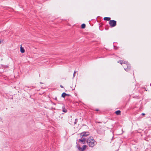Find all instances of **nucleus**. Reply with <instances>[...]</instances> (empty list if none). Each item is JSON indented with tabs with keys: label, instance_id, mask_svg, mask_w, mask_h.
<instances>
[{
	"label": "nucleus",
	"instance_id": "1",
	"mask_svg": "<svg viewBox=\"0 0 151 151\" xmlns=\"http://www.w3.org/2000/svg\"><path fill=\"white\" fill-rule=\"evenodd\" d=\"M86 142L89 147H93L96 144V142L92 137H90L88 138Z\"/></svg>",
	"mask_w": 151,
	"mask_h": 151
},
{
	"label": "nucleus",
	"instance_id": "2",
	"mask_svg": "<svg viewBox=\"0 0 151 151\" xmlns=\"http://www.w3.org/2000/svg\"><path fill=\"white\" fill-rule=\"evenodd\" d=\"M123 68L126 71H128L130 69V65L128 62L123 63Z\"/></svg>",
	"mask_w": 151,
	"mask_h": 151
},
{
	"label": "nucleus",
	"instance_id": "3",
	"mask_svg": "<svg viewBox=\"0 0 151 151\" xmlns=\"http://www.w3.org/2000/svg\"><path fill=\"white\" fill-rule=\"evenodd\" d=\"M110 26L112 27H115L116 25V22L114 20H110L109 22Z\"/></svg>",
	"mask_w": 151,
	"mask_h": 151
},
{
	"label": "nucleus",
	"instance_id": "4",
	"mask_svg": "<svg viewBox=\"0 0 151 151\" xmlns=\"http://www.w3.org/2000/svg\"><path fill=\"white\" fill-rule=\"evenodd\" d=\"M81 138L86 137L89 135V133L88 132H84L80 134Z\"/></svg>",
	"mask_w": 151,
	"mask_h": 151
},
{
	"label": "nucleus",
	"instance_id": "5",
	"mask_svg": "<svg viewBox=\"0 0 151 151\" xmlns=\"http://www.w3.org/2000/svg\"><path fill=\"white\" fill-rule=\"evenodd\" d=\"M87 146L86 145H83L82 147H81L79 145H78V149L81 151H83L87 147Z\"/></svg>",
	"mask_w": 151,
	"mask_h": 151
},
{
	"label": "nucleus",
	"instance_id": "6",
	"mask_svg": "<svg viewBox=\"0 0 151 151\" xmlns=\"http://www.w3.org/2000/svg\"><path fill=\"white\" fill-rule=\"evenodd\" d=\"M74 119L73 118H72V117H71L70 118H69L68 120V122L69 123L71 124V125H73L74 124Z\"/></svg>",
	"mask_w": 151,
	"mask_h": 151
},
{
	"label": "nucleus",
	"instance_id": "7",
	"mask_svg": "<svg viewBox=\"0 0 151 151\" xmlns=\"http://www.w3.org/2000/svg\"><path fill=\"white\" fill-rule=\"evenodd\" d=\"M81 138V139H80L78 140L79 142H81V144H84L86 141V139L84 138H83V137Z\"/></svg>",
	"mask_w": 151,
	"mask_h": 151
},
{
	"label": "nucleus",
	"instance_id": "8",
	"mask_svg": "<svg viewBox=\"0 0 151 151\" xmlns=\"http://www.w3.org/2000/svg\"><path fill=\"white\" fill-rule=\"evenodd\" d=\"M62 111L64 112V113H66L67 112V109L65 108L64 106L62 108Z\"/></svg>",
	"mask_w": 151,
	"mask_h": 151
},
{
	"label": "nucleus",
	"instance_id": "9",
	"mask_svg": "<svg viewBox=\"0 0 151 151\" xmlns=\"http://www.w3.org/2000/svg\"><path fill=\"white\" fill-rule=\"evenodd\" d=\"M111 18L109 17H105L104 18V20L105 21H109L111 20Z\"/></svg>",
	"mask_w": 151,
	"mask_h": 151
},
{
	"label": "nucleus",
	"instance_id": "10",
	"mask_svg": "<svg viewBox=\"0 0 151 151\" xmlns=\"http://www.w3.org/2000/svg\"><path fill=\"white\" fill-rule=\"evenodd\" d=\"M115 113L117 115H120L121 114V111L120 110H117L115 112Z\"/></svg>",
	"mask_w": 151,
	"mask_h": 151
},
{
	"label": "nucleus",
	"instance_id": "11",
	"mask_svg": "<svg viewBox=\"0 0 151 151\" xmlns=\"http://www.w3.org/2000/svg\"><path fill=\"white\" fill-rule=\"evenodd\" d=\"M20 52L22 53H23L25 52V50L24 48L22 47L21 45L20 47Z\"/></svg>",
	"mask_w": 151,
	"mask_h": 151
},
{
	"label": "nucleus",
	"instance_id": "12",
	"mask_svg": "<svg viewBox=\"0 0 151 151\" xmlns=\"http://www.w3.org/2000/svg\"><path fill=\"white\" fill-rule=\"evenodd\" d=\"M93 111H96L97 112H99V114H100L101 112L100 110L99 109H96L92 110Z\"/></svg>",
	"mask_w": 151,
	"mask_h": 151
},
{
	"label": "nucleus",
	"instance_id": "13",
	"mask_svg": "<svg viewBox=\"0 0 151 151\" xmlns=\"http://www.w3.org/2000/svg\"><path fill=\"white\" fill-rule=\"evenodd\" d=\"M66 95H67V93H65V92H63V93L62 94V95H61V96L63 98H64L65 96H66Z\"/></svg>",
	"mask_w": 151,
	"mask_h": 151
},
{
	"label": "nucleus",
	"instance_id": "14",
	"mask_svg": "<svg viewBox=\"0 0 151 151\" xmlns=\"http://www.w3.org/2000/svg\"><path fill=\"white\" fill-rule=\"evenodd\" d=\"M86 27V24H81V27L82 29H84Z\"/></svg>",
	"mask_w": 151,
	"mask_h": 151
},
{
	"label": "nucleus",
	"instance_id": "15",
	"mask_svg": "<svg viewBox=\"0 0 151 151\" xmlns=\"http://www.w3.org/2000/svg\"><path fill=\"white\" fill-rule=\"evenodd\" d=\"M74 120H75V121H74V125H75L76 124L77 122H78V119H76L75 120L74 119Z\"/></svg>",
	"mask_w": 151,
	"mask_h": 151
},
{
	"label": "nucleus",
	"instance_id": "16",
	"mask_svg": "<svg viewBox=\"0 0 151 151\" xmlns=\"http://www.w3.org/2000/svg\"><path fill=\"white\" fill-rule=\"evenodd\" d=\"M117 62L118 63H120L121 65H122V64L123 63V61L122 60H120L118 61Z\"/></svg>",
	"mask_w": 151,
	"mask_h": 151
},
{
	"label": "nucleus",
	"instance_id": "17",
	"mask_svg": "<svg viewBox=\"0 0 151 151\" xmlns=\"http://www.w3.org/2000/svg\"><path fill=\"white\" fill-rule=\"evenodd\" d=\"M54 99L56 101H58V99H57V97H55V99Z\"/></svg>",
	"mask_w": 151,
	"mask_h": 151
},
{
	"label": "nucleus",
	"instance_id": "18",
	"mask_svg": "<svg viewBox=\"0 0 151 151\" xmlns=\"http://www.w3.org/2000/svg\"><path fill=\"white\" fill-rule=\"evenodd\" d=\"M96 123H101V122H96Z\"/></svg>",
	"mask_w": 151,
	"mask_h": 151
},
{
	"label": "nucleus",
	"instance_id": "19",
	"mask_svg": "<svg viewBox=\"0 0 151 151\" xmlns=\"http://www.w3.org/2000/svg\"><path fill=\"white\" fill-rule=\"evenodd\" d=\"M8 67H9L7 65H6L5 66V68H8Z\"/></svg>",
	"mask_w": 151,
	"mask_h": 151
},
{
	"label": "nucleus",
	"instance_id": "20",
	"mask_svg": "<svg viewBox=\"0 0 151 151\" xmlns=\"http://www.w3.org/2000/svg\"><path fill=\"white\" fill-rule=\"evenodd\" d=\"M67 95H66V96H70V94H67Z\"/></svg>",
	"mask_w": 151,
	"mask_h": 151
},
{
	"label": "nucleus",
	"instance_id": "21",
	"mask_svg": "<svg viewBox=\"0 0 151 151\" xmlns=\"http://www.w3.org/2000/svg\"><path fill=\"white\" fill-rule=\"evenodd\" d=\"M142 115H145V113H142Z\"/></svg>",
	"mask_w": 151,
	"mask_h": 151
},
{
	"label": "nucleus",
	"instance_id": "22",
	"mask_svg": "<svg viewBox=\"0 0 151 151\" xmlns=\"http://www.w3.org/2000/svg\"><path fill=\"white\" fill-rule=\"evenodd\" d=\"M76 73V71H74V74H75Z\"/></svg>",
	"mask_w": 151,
	"mask_h": 151
},
{
	"label": "nucleus",
	"instance_id": "23",
	"mask_svg": "<svg viewBox=\"0 0 151 151\" xmlns=\"http://www.w3.org/2000/svg\"><path fill=\"white\" fill-rule=\"evenodd\" d=\"M60 86V87H61V88H63V87L61 85Z\"/></svg>",
	"mask_w": 151,
	"mask_h": 151
},
{
	"label": "nucleus",
	"instance_id": "24",
	"mask_svg": "<svg viewBox=\"0 0 151 151\" xmlns=\"http://www.w3.org/2000/svg\"><path fill=\"white\" fill-rule=\"evenodd\" d=\"M74 76H75V74H73V77H74Z\"/></svg>",
	"mask_w": 151,
	"mask_h": 151
},
{
	"label": "nucleus",
	"instance_id": "25",
	"mask_svg": "<svg viewBox=\"0 0 151 151\" xmlns=\"http://www.w3.org/2000/svg\"><path fill=\"white\" fill-rule=\"evenodd\" d=\"M1 41L0 40V44L1 43Z\"/></svg>",
	"mask_w": 151,
	"mask_h": 151
}]
</instances>
